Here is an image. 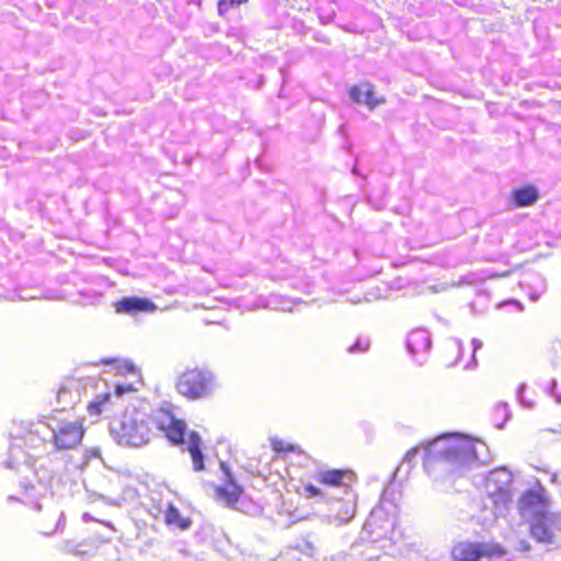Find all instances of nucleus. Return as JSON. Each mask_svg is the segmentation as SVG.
Segmentation results:
<instances>
[{
	"instance_id": "nucleus-13",
	"label": "nucleus",
	"mask_w": 561,
	"mask_h": 561,
	"mask_svg": "<svg viewBox=\"0 0 561 561\" xmlns=\"http://www.w3.org/2000/svg\"><path fill=\"white\" fill-rule=\"evenodd\" d=\"M348 93L355 103H364L370 110L376 108L385 102L383 98L376 96L374 87L369 82H362L359 84L352 85Z\"/></svg>"
},
{
	"instance_id": "nucleus-3",
	"label": "nucleus",
	"mask_w": 561,
	"mask_h": 561,
	"mask_svg": "<svg viewBox=\"0 0 561 561\" xmlns=\"http://www.w3.org/2000/svg\"><path fill=\"white\" fill-rule=\"evenodd\" d=\"M214 388V376L208 370L193 367L181 373L175 381L179 394L187 400H202L207 398Z\"/></svg>"
},
{
	"instance_id": "nucleus-16",
	"label": "nucleus",
	"mask_w": 561,
	"mask_h": 561,
	"mask_svg": "<svg viewBox=\"0 0 561 561\" xmlns=\"http://www.w3.org/2000/svg\"><path fill=\"white\" fill-rule=\"evenodd\" d=\"M539 197L535 185L528 184L512 192V199L516 207H527L536 203Z\"/></svg>"
},
{
	"instance_id": "nucleus-4",
	"label": "nucleus",
	"mask_w": 561,
	"mask_h": 561,
	"mask_svg": "<svg viewBox=\"0 0 561 561\" xmlns=\"http://www.w3.org/2000/svg\"><path fill=\"white\" fill-rule=\"evenodd\" d=\"M506 554L505 548L493 541H457L450 549L453 561H480L483 558L499 559Z\"/></svg>"
},
{
	"instance_id": "nucleus-21",
	"label": "nucleus",
	"mask_w": 561,
	"mask_h": 561,
	"mask_svg": "<svg viewBox=\"0 0 561 561\" xmlns=\"http://www.w3.org/2000/svg\"><path fill=\"white\" fill-rule=\"evenodd\" d=\"M248 1L249 0H219L218 1V12L220 15H224L231 8L247 3Z\"/></svg>"
},
{
	"instance_id": "nucleus-23",
	"label": "nucleus",
	"mask_w": 561,
	"mask_h": 561,
	"mask_svg": "<svg viewBox=\"0 0 561 561\" xmlns=\"http://www.w3.org/2000/svg\"><path fill=\"white\" fill-rule=\"evenodd\" d=\"M135 391H137V389L130 383L116 385L114 388V393L117 397H123L126 393H131Z\"/></svg>"
},
{
	"instance_id": "nucleus-7",
	"label": "nucleus",
	"mask_w": 561,
	"mask_h": 561,
	"mask_svg": "<svg viewBox=\"0 0 561 561\" xmlns=\"http://www.w3.org/2000/svg\"><path fill=\"white\" fill-rule=\"evenodd\" d=\"M485 488L494 508L506 507L512 502V476L507 470L496 469L490 472Z\"/></svg>"
},
{
	"instance_id": "nucleus-22",
	"label": "nucleus",
	"mask_w": 561,
	"mask_h": 561,
	"mask_svg": "<svg viewBox=\"0 0 561 561\" xmlns=\"http://www.w3.org/2000/svg\"><path fill=\"white\" fill-rule=\"evenodd\" d=\"M305 496L308 499L318 497L323 495L321 488L308 482L304 485Z\"/></svg>"
},
{
	"instance_id": "nucleus-5",
	"label": "nucleus",
	"mask_w": 561,
	"mask_h": 561,
	"mask_svg": "<svg viewBox=\"0 0 561 561\" xmlns=\"http://www.w3.org/2000/svg\"><path fill=\"white\" fill-rule=\"evenodd\" d=\"M56 424L49 425L51 430V443L57 450H72L78 448L85 434L84 420L78 417L73 421L55 420Z\"/></svg>"
},
{
	"instance_id": "nucleus-18",
	"label": "nucleus",
	"mask_w": 561,
	"mask_h": 561,
	"mask_svg": "<svg viewBox=\"0 0 561 561\" xmlns=\"http://www.w3.org/2000/svg\"><path fill=\"white\" fill-rule=\"evenodd\" d=\"M272 449L277 456L280 457H285L289 454H302V449L298 445L282 439L273 440Z\"/></svg>"
},
{
	"instance_id": "nucleus-8",
	"label": "nucleus",
	"mask_w": 561,
	"mask_h": 561,
	"mask_svg": "<svg viewBox=\"0 0 561 561\" xmlns=\"http://www.w3.org/2000/svg\"><path fill=\"white\" fill-rule=\"evenodd\" d=\"M316 479L327 488L351 489L357 482L358 477L351 468H322L317 471Z\"/></svg>"
},
{
	"instance_id": "nucleus-25",
	"label": "nucleus",
	"mask_w": 561,
	"mask_h": 561,
	"mask_svg": "<svg viewBox=\"0 0 561 561\" xmlns=\"http://www.w3.org/2000/svg\"><path fill=\"white\" fill-rule=\"evenodd\" d=\"M417 451H419L417 447H413V448L409 449L404 456V459L407 461H412L416 457Z\"/></svg>"
},
{
	"instance_id": "nucleus-24",
	"label": "nucleus",
	"mask_w": 561,
	"mask_h": 561,
	"mask_svg": "<svg viewBox=\"0 0 561 561\" xmlns=\"http://www.w3.org/2000/svg\"><path fill=\"white\" fill-rule=\"evenodd\" d=\"M369 350V343L368 342H362L360 340H357L353 345L348 346L347 351L350 353H364Z\"/></svg>"
},
{
	"instance_id": "nucleus-19",
	"label": "nucleus",
	"mask_w": 561,
	"mask_h": 561,
	"mask_svg": "<svg viewBox=\"0 0 561 561\" xmlns=\"http://www.w3.org/2000/svg\"><path fill=\"white\" fill-rule=\"evenodd\" d=\"M111 396L108 392L96 396L87 407L90 415L100 417L105 405L108 404Z\"/></svg>"
},
{
	"instance_id": "nucleus-1",
	"label": "nucleus",
	"mask_w": 561,
	"mask_h": 561,
	"mask_svg": "<svg viewBox=\"0 0 561 561\" xmlns=\"http://www.w3.org/2000/svg\"><path fill=\"white\" fill-rule=\"evenodd\" d=\"M480 442L466 435L449 434L433 439L425 446L424 468L430 470L435 462L460 471L478 459L477 445Z\"/></svg>"
},
{
	"instance_id": "nucleus-10",
	"label": "nucleus",
	"mask_w": 561,
	"mask_h": 561,
	"mask_svg": "<svg viewBox=\"0 0 561 561\" xmlns=\"http://www.w3.org/2000/svg\"><path fill=\"white\" fill-rule=\"evenodd\" d=\"M551 500L542 486L525 491L518 500V510L534 517L540 511H548Z\"/></svg>"
},
{
	"instance_id": "nucleus-15",
	"label": "nucleus",
	"mask_w": 561,
	"mask_h": 561,
	"mask_svg": "<svg viewBox=\"0 0 561 561\" xmlns=\"http://www.w3.org/2000/svg\"><path fill=\"white\" fill-rule=\"evenodd\" d=\"M164 523L168 527L186 530L192 525V519L186 516H182L179 508L173 504L169 503L164 511Z\"/></svg>"
},
{
	"instance_id": "nucleus-2",
	"label": "nucleus",
	"mask_w": 561,
	"mask_h": 561,
	"mask_svg": "<svg viewBox=\"0 0 561 561\" xmlns=\"http://www.w3.org/2000/svg\"><path fill=\"white\" fill-rule=\"evenodd\" d=\"M111 433L121 445L141 447L151 438L149 416L137 409L125 411L113 421Z\"/></svg>"
},
{
	"instance_id": "nucleus-20",
	"label": "nucleus",
	"mask_w": 561,
	"mask_h": 561,
	"mask_svg": "<svg viewBox=\"0 0 561 561\" xmlns=\"http://www.w3.org/2000/svg\"><path fill=\"white\" fill-rule=\"evenodd\" d=\"M32 434H33V431H32L31 424H27V425L20 424L16 428H13L10 432V436L13 439L26 438L28 435H32Z\"/></svg>"
},
{
	"instance_id": "nucleus-14",
	"label": "nucleus",
	"mask_w": 561,
	"mask_h": 561,
	"mask_svg": "<svg viewBox=\"0 0 561 561\" xmlns=\"http://www.w3.org/2000/svg\"><path fill=\"white\" fill-rule=\"evenodd\" d=\"M186 450L191 456L193 469L195 471L205 470V456L203 454V440L199 434L192 431L187 434Z\"/></svg>"
},
{
	"instance_id": "nucleus-9",
	"label": "nucleus",
	"mask_w": 561,
	"mask_h": 561,
	"mask_svg": "<svg viewBox=\"0 0 561 561\" xmlns=\"http://www.w3.org/2000/svg\"><path fill=\"white\" fill-rule=\"evenodd\" d=\"M557 529L556 515L549 511H540L529 522V534L538 542H551Z\"/></svg>"
},
{
	"instance_id": "nucleus-6",
	"label": "nucleus",
	"mask_w": 561,
	"mask_h": 561,
	"mask_svg": "<svg viewBox=\"0 0 561 561\" xmlns=\"http://www.w3.org/2000/svg\"><path fill=\"white\" fill-rule=\"evenodd\" d=\"M148 416L149 422L163 434L171 445L178 446L184 443L186 422L176 417L172 409L161 407L153 410Z\"/></svg>"
},
{
	"instance_id": "nucleus-17",
	"label": "nucleus",
	"mask_w": 561,
	"mask_h": 561,
	"mask_svg": "<svg viewBox=\"0 0 561 561\" xmlns=\"http://www.w3.org/2000/svg\"><path fill=\"white\" fill-rule=\"evenodd\" d=\"M106 365L112 366L114 374L118 376H141L140 368L127 358H107L103 360Z\"/></svg>"
},
{
	"instance_id": "nucleus-12",
	"label": "nucleus",
	"mask_w": 561,
	"mask_h": 561,
	"mask_svg": "<svg viewBox=\"0 0 561 561\" xmlns=\"http://www.w3.org/2000/svg\"><path fill=\"white\" fill-rule=\"evenodd\" d=\"M220 467L226 474V483L215 488L216 497L229 506H236L242 494V488L234 481L225 462H221Z\"/></svg>"
},
{
	"instance_id": "nucleus-11",
	"label": "nucleus",
	"mask_w": 561,
	"mask_h": 561,
	"mask_svg": "<svg viewBox=\"0 0 561 561\" xmlns=\"http://www.w3.org/2000/svg\"><path fill=\"white\" fill-rule=\"evenodd\" d=\"M115 311L124 314L152 313L157 310L156 304L149 298L124 297L114 304Z\"/></svg>"
}]
</instances>
